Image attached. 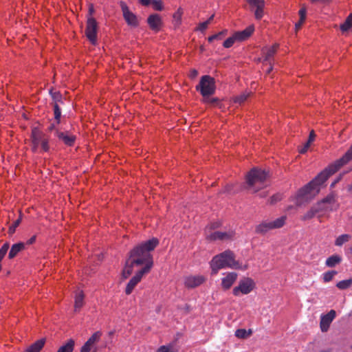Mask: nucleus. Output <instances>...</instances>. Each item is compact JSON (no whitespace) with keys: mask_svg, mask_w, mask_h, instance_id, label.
<instances>
[{"mask_svg":"<svg viewBox=\"0 0 352 352\" xmlns=\"http://www.w3.org/2000/svg\"><path fill=\"white\" fill-rule=\"evenodd\" d=\"M159 244L156 238H152L134 247L129 252L122 276L127 278L135 270L149 272L153 265V251Z\"/></svg>","mask_w":352,"mask_h":352,"instance_id":"1","label":"nucleus"},{"mask_svg":"<svg viewBox=\"0 0 352 352\" xmlns=\"http://www.w3.org/2000/svg\"><path fill=\"white\" fill-rule=\"evenodd\" d=\"M212 274H217L220 269L232 268L245 270L247 266L242 267L238 261L235 260L234 254L230 250H226L223 252L216 255L210 262Z\"/></svg>","mask_w":352,"mask_h":352,"instance_id":"2","label":"nucleus"},{"mask_svg":"<svg viewBox=\"0 0 352 352\" xmlns=\"http://www.w3.org/2000/svg\"><path fill=\"white\" fill-rule=\"evenodd\" d=\"M268 177V173L265 170L252 168L246 175V182L250 188L254 189V192L265 186V182Z\"/></svg>","mask_w":352,"mask_h":352,"instance_id":"3","label":"nucleus"},{"mask_svg":"<svg viewBox=\"0 0 352 352\" xmlns=\"http://www.w3.org/2000/svg\"><path fill=\"white\" fill-rule=\"evenodd\" d=\"M215 89V80L208 75L201 76L199 83L196 86V90L199 91L204 98L214 94Z\"/></svg>","mask_w":352,"mask_h":352,"instance_id":"4","label":"nucleus"},{"mask_svg":"<svg viewBox=\"0 0 352 352\" xmlns=\"http://www.w3.org/2000/svg\"><path fill=\"white\" fill-rule=\"evenodd\" d=\"M285 220L286 217L282 216L272 221H264L256 226L255 232L257 234H265L271 230L283 227L285 223Z\"/></svg>","mask_w":352,"mask_h":352,"instance_id":"5","label":"nucleus"},{"mask_svg":"<svg viewBox=\"0 0 352 352\" xmlns=\"http://www.w3.org/2000/svg\"><path fill=\"white\" fill-rule=\"evenodd\" d=\"M254 287V282L250 278H244L239 281V285L233 289V294L239 296L250 293Z\"/></svg>","mask_w":352,"mask_h":352,"instance_id":"6","label":"nucleus"},{"mask_svg":"<svg viewBox=\"0 0 352 352\" xmlns=\"http://www.w3.org/2000/svg\"><path fill=\"white\" fill-rule=\"evenodd\" d=\"M120 6L122 12L123 18L128 25L136 28L139 25L138 16L131 11H130L126 3L124 1L120 2Z\"/></svg>","mask_w":352,"mask_h":352,"instance_id":"7","label":"nucleus"},{"mask_svg":"<svg viewBox=\"0 0 352 352\" xmlns=\"http://www.w3.org/2000/svg\"><path fill=\"white\" fill-rule=\"evenodd\" d=\"M97 29L98 24L96 19L93 17H89L87 21L85 35L89 41L94 45L97 41Z\"/></svg>","mask_w":352,"mask_h":352,"instance_id":"8","label":"nucleus"},{"mask_svg":"<svg viewBox=\"0 0 352 352\" xmlns=\"http://www.w3.org/2000/svg\"><path fill=\"white\" fill-rule=\"evenodd\" d=\"M55 137L67 146H74L76 140V135L72 134L70 132L60 131L58 129H56Z\"/></svg>","mask_w":352,"mask_h":352,"instance_id":"9","label":"nucleus"},{"mask_svg":"<svg viewBox=\"0 0 352 352\" xmlns=\"http://www.w3.org/2000/svg\"><path fill=\"white\" fill-rule=\"evenodd\" d=\"M102 336L101 331L95 332L81 347L80 352H96V349H94V346Z\"/></svg>","mask_w":352,"mask_h":352,"instance_id":"10","label":"nucleus"},{"mask_svg":"<svg viewBox=\"0 0 352 352\" xmlns=\"http://www.w3.org/2000/svg\"><path fill=\"white\" fill-rule=\"evenodd\" d=\"M320 204H316L313 205L311 208L301 217V220H310L316 216L320 217L322 212H326L329 210L328 208H320Z\"/></svg>","mask_w":352,"mask_h":352,"instance_id":"11","label":"nucleus"},{"mask_svg":"<svg viewBox=\"0 0 352 352\" xmlns=\"http://www.w3.org/2000/svg\"><path fill=\"white\" fill-rule=\"evenodd\" d=\"M234 234L235 232L233 230H229L228 232L214 231L210 234H207L206 239L210 241H225L231 239Z\"/></svg>","mask_w":352,"mask_h":352,"instance_id":"12","label":"nucleus"},{"mask_svg":"<svg viewBox=\"0 0 352 352\" xmlns=\"http://www.w3.org/2000/svg\"><path fill=\"white\" fill-rule=\"evenodd\" d=\"M336 312L331 309L327 314L320 317V327L322 332H327L333 319L336 318Z\"/></svg>","mask_w":352,"mask_h":352,"instance_id":"13","label":"nucleus"},{"mask_svg":"<svg viewBox=\"0 0 352 352\" xmlns=\"http://www.w3.org/2000/svg\"><path fill=\"white\" fill-rule=\"evenodd\" d=\"M146 274H148V272L136 270L135 274L131 278L126 287L125 293L126 295H129L132 293L133 289L141 281L143 276Z\"/></svg>","mask_w":352,"mask_h":352,"instance_id":"14","label":"nucleus"},{"mask_svg":"<svg viewBox=\"0 0 352 352\" xmlns=\"http://www.w3.org/2000/svg\"><path fill=\"white\" fill-rule=\"evenodd\" d=\"M45 134L41 132L38 128L34 127L32 130L31 140H32V150L33 152H36L41 141L45 138Z\"/></svg>","mask_w":352,"mask_h":352,"instance_id":"15","label":"nucleus"},{"mask_svg":"<svg viewBox=\"0 0 352 352\" xmlns=\"http://www.w3.org/2000/svg\"><path fill=\"white\" fill-rule=\"evenodd\" d=\"M206 281L205 276L202 275L188 276L184 278V285L187 288H194L199 286Z\"/></svg>","mask_w":352,"mask_h":352,"instance_id":"16","label":"nucleus"},{"mask_svg":"<svg viewBox=\"0 0 352 352\" xmlns=\"http://www.w3.org/2000/svg\"><path fill=\"white\" fill-rule=\"evenodd\" d=\"M147 23L150 28L155 32L159 31L162 25V19L158 14H151L147 19Z\"/></svg>","mask_w":352,"mask_h":352,"instance_id":"17","label":"nucleus"},{"mask_svg":"<svg viewBox=\"0 0 352 352\" xmlns=\"http://www.w3.org/2000/svg\"><path fill=\"white\" fill-rule=\"evenodd\" d=\"M237 274L229 272L226 277L222 278L221 285L224 289H230L237 278Z\"/></svg>","mask_w":352,"mask_h":352,"instance_id":"18","label":"nucleus"},{"mask_svg":"<svg viewBox=\"0 0 352 352\" xmlns=\"http://www.w3.org/2000/svg\"><path fill=\"white\" fill-rule=\"evenodd\" d=\"M279 45L276 43L270 47H265L262 50L263 62H271V58L276 54Z\"/></svg>","mask_w":352,"mask_h":352,"instance_id":"19","label":"nucleus"},{"mask_svg":"<svg viewBox=\"0 0 352 352\" xmlns=\"http://www.w3.org/2000/svg\"><path fill=\"white\" fill-rule=\"evenodd\" d=\"M254 25H250L247 27L243 31L237 32L234 33V36L237 41H243L248 39L252 34L254 32Z\"/></svg>","mask_w":352,"mask_h":352,"instance_id":"20","label":"nucleus"},{"mask_svg":"<svg viewBox=\"0 0 352 352\" xmlns=\"http://www.w3.org/2000/svg\"><path fill=\"white\" fill-rule=\"evenodd\" d=\"M45 343V338L38 340L30 346H28L23 352H40L41 350L43 348Z\"/></svg>","mask_w":352,"mask_h":352,"instance_id":"21","label":"nucleus"},{"mask_svg":"<svg viewBox=\"0 0 352 352\" xmlns=\"http://www.w3.org/2000/svg\"><path fill=\"white\" fill-rule=\"evenodd\" d=\"M25 248V243L20 242L15 244H13L11 247V249L8 253V258L10 259L14 258L20 252H21Z\"/></svg>","mask_w":352,"mask_h":352,"instance_id":"22","label":"nucleus"},{"mask_svg":"<svg viewBox=\"0 0 352 352\" xmlns=\"http://www.w3.org/2000/svg\"><path fill=\"white\" fill-rule=\"evenodd\" d=\"M336 201V197L335 195L333 193H330L327 197H325L324 199H322L320 201H318L317 204H321L320 208H328L329 210H331V208L327 204H333Z\"/></svg>","mask_w":352,"mask_h":352,"instance_id":"23","label":"nucleus"},{"mask_svg":"<svg viewBox=\"0 0 352 352\" xmlns=\"http://www.w3.org/2000/svg\"><path fill=\"white\" fill-rule=\"evenodd\" d=\"M84 303V295L82 292H80L76 294L74 302V311L78 312L80 311Z\"/></svg>","mask_w":352,"mask_h":352,"instance_id":"24","label":"nucleus"},{"mask_svg":"<svg viewBox=\"0 0 352 352\" xmlns=\"http://www.w3.org/2000/svg\"><path fill=\"white\" fill-rule=\"evenodd\" d=\"M178 349L176 347V341H174L168 345L161 346L157 352H177Z\"/></svg>","mask_w":352,"mask_h":352,"instance_id":"25","label":"nucleus"},{"mask_svg":"<svg viewBox=\"0 0 352 352\" xmlns=\"http://www.w3.org/2000/svg\"><path fill=\"white\" fill-rule=\"evenodd\" d=\"M342 261V258L338 255H332L329 256L325 262L327 266L329 267H333L336 265L339 264Z\"/></svg>","mask_w":352,"mask_h":352,"instance_id":"26","label":"nucleus"},{"mask_svg":"<svg viewBox=\"0 0 352 352\" xmlns=\"http://www.w3.org/2000/svg\"><path fill=\"white\" fill-rule=\"evenodd\" d=\"M74 341L72 339L69 340L67 343L60 346L57 352H72L74 351Z\"/></svg>","mask_w":352,"mask_h":352,"instance_id":"27","label":"nucleus"},{"mask_svg":"<svg viewBox=\"0 0 352 352\" xmlns=\"http://www.w3.org/2000/svg\"><path fill=\"white\" fill-rule=\"evenodd\" d=\"M352 285V277L347 280H340L336 284V287L341 290L346 289Z\"/></svg>","mask_w":352,"mask_h":352,"instance_id":"28","label":"nucleus"},{"mask_svg":"<svg viewBox=\"0 0 352 352\" xmlns=\"http://www.w3.org/2000/svg\"><path fill=\"white\" fill-rule=\"evenodd\" d=\"M54 120L57 124L60 123L61 109L58 104H53Z\"/></svg>","mask_w":352,"mask_h":352,"instance_id":"29","label":"nucleus"},{"mask_svg":"<svg viewBox=\"0 0 352 352\" xmlns=\"http://www.w3.org/2000/svg\"><path fill=\"white\" fill-rule=\"evenodd\" d=\"M351 239V236L347 234H344L339 236L335 241V245L337 246H342L344 243L348 242Z\"/></svg>","mask_w":352,"mask_h":352,"instance_id":"30","label":"nucleus"},{"mask_svg":"<svg viewBox=\"0 0 352 352\" xmlns=\"http://www.w3.org/2000/svg\"><path fill=\"white\" fill-rule=\"evenodd\" d=\"M234 334L236 337L244 339L251 336L252 331L250 329L248 331H247L244 329H239L235 331Z\"/></svg>","mask_w":352,"mask_h":352,"instance_id":"31","label":"nucleus"},{"mask_svg":"<svg viewBox=\"0 0 352 352\" xmlns=\"http://www.w3.org/2000/svg\"><path fill=\"white\" fill-rule=\"evenodd\" d=\"M352 28V13L346 19L345 22L340 25V30L342 32H346Z\"/></svg>","mask_w":352,"mask_h":352,"instance_id":"32","label":"nucleus"},{"mask_svg":"<svg viewBox=\"0 0 352 352\" xmlns=\"http://www.w3.org/2000/svg\"><path fill=\"white\" fill-rule=\"evenodd\" d=\"M50 95L54 100L53 104H58V102L63 104V101L62 100V95L60 92L56 91L52 92V91H50Z\"/></svg>","mask_w":352,"mask_h":352,"instance_id":"33","label":"nucleus"},{"mask_svg":"<svg viewBox=\"0 0 352 352\" xmlns=\"http://www.w3.org/2000/svg\"><path fill=\"white\" fill-rule=\"evenodd\" d=\"M338 274V272L335 270H332V271H328L325 273L323 274V281L324 283H327V282H329L331 281L335 275H336Z\"/></svg>","mask_w":352,"mask_h":352,"instance_id":"34","label":"nucleus"},{"mask_svg":"<svg viewBox=\"0 0 352 352\" xmlns=\"http://www.w3.org/2000/svg\"><path fill=\"white\" fill-rule=\"evenodd\" d=\"M204 102L212 107L218 106L220 104V100L218 98H209L206 97L204 98Z\"/></svg>","mask_w":352,"mask_h":352,"instance_id":"35","label":"nucleus"},{"mask_svg":"<svg viewBox=\"0 0 352 352\" xmlns=\"http://www.w3.org/2000/svg\"><path fill=\"white\" fill-rule=\"evenodd\" d=\"M183 14V10L182 8H179L174 14L173 19L175 21L177 25H179L181 23L182 16Z\"/></svg>","mask_w":352,"mask_h":352,"instance_id":"36","label":"nucleus"},{"mask_svg":"<svg viewBox=\"0 0 352 352\" xmlns=\"http://www.w3.org/2000/svg\"><path fill=\"white\" fill-rule=\"evenodd\" d=\"M265 6H260L255 8L254 16L256 19H261L263 16V9Z\"/></svg>","mask_w":352,"mask_h":352,"instance_id":"37","label":"nucleus"},{"mask_svg":"<svg viewBox=\"0 0 352 352\" xmlns=\"http://www.w3.org/2000/svg\"><path fill=\"white\" fill-rule=\"evenodd\" d=\"M248 96H249V94L243 93L241 95L236 96L234 98V102L235 103L241 104L247 100Z\"/></svg>","mask_w":352,"mask_h":352,"instance_id":"38","label":"nucleus"},{"mask_svg":"<svg viewBox=\"0 0 352 352\" xmlns=\"http://www.w3.org/2000/svg\"><path fill=\"white\" fill-rule=\"evenodd\" d=\"M220 226L221 223L219 222H214L210 223L206 228V234L207 235V234L213 232L212 230L219 228Z\"/></svg>","mask_w":352,"mask_h":352,"instance_id":"39","label":"nucleus"},{"mask_svg":"<svg viewBox=\"0 0 352 352\" xmlns=\"http://www.w3.org/2000/svg\"><path fill=\"white\" fill-rule=\"evenodd\" d=\"M237 41L234 34L232 36H230L224 42H223V47L226 48H229L233 45L234 42Z\"/></svg>","mask_w":352,"mask_h":352,"instance_id":"40","label":"nucleus"},{"mask_svg":"<svg viewBox=\"0 0 352 352\" xmlns=\"http://www.w3.org/2000/svg\"><path fill=\"white\" fill-rule=\"evenodd\" d=\"M151 3L154 10L157 11L163 10V2L162 0H152Z\"/></svg>","mask_w":352,"mask_h":352,"instance_id":"41","label":"nucleus"},{"mask_svg":"<svg viewBox=\"0 0 352 352\" xmlns=\"http://www.w3.org/2000/svg\"><path fill=\"white\" fill-rule=\"evenodd\" d=\"M10 247V244L8 242L5 243L3 246L0 249V261H1L2 259L6 256L8 249Z\"/></svg>","mask_w":352,"mask_h":352,"instance_id":"42","label":"nucleus"},{"mask_svg":"<svg viewBox=\"0 0 352 352\" xmlns=\"http://www.w3.org/2000/svg\"><path fill=\"white\" fill-rule=\"evenodd\" d=\"M249 5L252 8L260 6H265V0H246Z\"/></svg>","mask_w":352,"mask_h":352,"instance_id":"43","label":"nucleus"},{"mask_svg":"<svg viewBox=\"0 0 352 352\" xmlns=\"http://www.w3.org/2000/svg\"><path fill=\"white\" fill-rule=\"evenodd\" d=\"M21 221V217H19L18 219H16L12 226H10L9 228V230H8V233L10 234H12L15 230H16V228L19 226V225L20 224Z\"/></svg>","mask_w":352,"mask_h":352,"instance_id":"44","label":"nucleus"},{"mask_svg":"<svg viewBox=\"0 0 352 352\" xmlns=\"http://www.w3.org/2000/svg\"><path fill=\"white\" fill-rule=\"evenodd\" d=\"M41 148L43 151L47 152L50 149L48 139L45 136L40 144Z\"/></svg>","mask_w":352,"mask_h":352,"instance_id":"45","label":"nucleus"},{"mask_svg":"<svg viewBox=\"0 0 352 352\" xmlns=\"http://www.w3.org/2000/svg\"><path fill=\"white\" fill-rule=\"evenodd\" d=\"M58 124H57L56 122H55V120H54L53 122H52L50 126L47 127V131L48 132H51V133H54V134L55 135V131H56V129H58L57 128V126Z\"/></svg>","mask_w":352,"mask_h":352,"instance_id":"46","label":"nucleus"},{"mask_svg":"<svg viewBox=\"0 0 352 352\" xmlns=\"http://www.w3.org/2000/svg\"><path fill=\"white\" fill-rule=\"evenodd\" d=\"M209 21H204L203 23H199L197 30L201 32L204 31L208 26Z\"/></svg>","mask_w":352,"mask_h":352,"instance_id":"47","label":"nucleus"},{"mask_svg":"<svg viewBox=\"0 0 352 352\" xmlns=\"http://www.w3.org/2000/svg\"><path fill=\"white\" fill-rule=\"evenodd\" d=\"M299 15H300V19H301V21H305V18H306V9L305 8H302L299 10Z\"/></svg>","mask_w":352,"mask_h":352,"instance_id":"48","label":"nucleus"},{"mask_svg":"<svg viewBox=\"0 0 352 352\" xmlns=\"http://www.w3.org/2000/svg\"><path fill=\"white\" fill-rule=\"evenodd\" d=\"M315 138H316L315 132L314 130H311L309 133V138H308V140L307 142L311 144V142H313L314 141Z\"/></svg>","mask_w":352,"mask_h":352,"instance_id":"49","label":"nucleus"},{"mask_svg":"<svg viewBox=\"0 0 352 352\" xmlns=\"http://www.w3.org/2000/svg\"><path fill=\"white\" fill-rule=\"evenodd\" d=\"M226 30H223L217 34H214L213 36H215V39L217 40H221L226 34Z\"/></svg>","mask_w":352,"mask_h":352,"instance_id":"50","label":"nucleus"},{"mask_svg":"<svg viewBox=\"0 0 352 352\" xmlns=\"http://www.w3.org/2000/svg\"><path fill=\"white\" fill-rule=\"evenodd\" d=\"M263 65L267 66L266 69V73L269 74L273 69V66L272 62H263Z\"/></svg>","mask_w":352,"mask_h":352,"instance_id":"51","label":"nucleus"},{"mask_svg":"<svg viewBox=\"0 0 352 352\" xmlns=\"http://www.w3.org/2000/svg\"><path fill=\"white\" fill-rule=\"evenodd\" d=\"M309 146H310V144L306 142L303 145V146L301 148L299 149V153H301V154L305 153L307 151V150H308Z\"/></svg>","mask_w":352,"mask_h":352,"instance_id":"52","label":"nucleus"},{"mask_svg":"<svg viewBox=\"0 0 352 352\" xmlns=\"http://www.w3.org/2000/svg\"><path fill=\"white\" fill-rule=\"evenodd\" d=\"M280 199V195H273L271 198H270V204H273L274 203H276V201H278V200Z\"/></svg>","mask_w":352,"mask_h":352,"instance_id":"53","label":"nucleus"},{"mask_svg":"<svg viewBox=\"0 0 352 352\" xmlns=\"http://www.w3.org/2000/svg\"><path fill=\"white\" fill-rule=\"evenodd\" d=\"M342 175L340 174L331 184L330 187L331 188H333L336 184H338L341 179H342Z\"/></svg>","mask_w":352,"mask_h":352,"instance_id":"54","label":"nucleus"},{"mask_svg":"<svg viewBox=\"0 0 352 352\" xmlns=\"http://www.w3.org/2000/svg\"><path fill=\"white\" fill-rule=\"evenodd\" d=\"M304 21H301V19H300L298 22L295 24V29L296 31H298L302 26Z\"/></svg>","mask_w":352,"mask_h":352,"instance_id":"55","label":"nucleus"},{"mask_svg":"<svg viewBox=\"0 0 352 352\" xmlns=\"http://www.w3.org/2000/svg\"><path fill=\"white\" fill-rule=\"evenodd\" d=\"M152 0H140V3L143 6H148L150 3H151Z\"/></svg>","mask_w":352,"mask_h":352,"instance_id":"56","label":"nucleus"},{"mask_svg":"<svg viewBox=\"0 0 352 352\" xmlns=\"http://www.w3.org/2000/svg\"><path fill=\"white\" fill-rule=\"evenodd\" d=\"M36 235L32 236L30 239H28L26 243L28 245H31V244L34 243L36 241Z\"/></svg>","mask_w":352,"mask_h":352,"instance_id":"57","label":"nucleus"},{"mask_svg":"<svg viewBox=\"0 0 352 352\" xmlns=\"http://www.w3.org/2000/svg\"><path fill=\"white\" fill-rule=\"evenodd\" d=\"M197 75H198V72H197V71L196 69H192L190 71V78H194Z\"/></svg>","mask_w":352,"mask_h":352,"instance_id":"58","label":"nucleus"},{"mask_svg":"<svg viewBox=\"0 0 352 352\" xmlns=\"http://www.w3.org/2000/svg\"><path fill=\"white\" fill-rule=\"evenodd\" d=\"M345 188L347 192L352 193V182L350 184H346Z\"/></svg>","mask_w":352,"mask_h":352,"instance_id":"59","label":"nucleus"},{"mask_svg":"<svg viewBox=\"0 0 352 352\" xmlns=\"http://www.w3.org/2000/svg\"><path fill=\"white\" fill-rule=\"evenodd\" d=\"M331 0H311L312 3H326Z\"/></svg>","mask_w":352,"mask_h":352,"instance_id":"60","label":"nucleus"},{"mask_svg":"<svg viewBox=\"0 0 352 352\" xmlns=\"http://www.w3.org/2000/svg\"><path fill=\"white\" fill-rule=\"evenodd\" d=\"M208 40L209 42H212L214 40H216L215 39V36H213V35H212L211 36L208 37Z\"/></svg>","mask_w":352,"mask_h":352,"instance_id":"61","label":"nucleus"},{"mask_svg":"<svg viewBox=\"0 0 352 352\" xmlns=\"http://www.w3.org/2000/svg\"><path fill=\"white\" fill-rule=\"evenodd\" d=\"M94 12V8H93V6H91L89 9V12L90 14H92Z\"/></svg>","mask_w":352,"mask_h":352,"instance_id":"62","label":"nucleus"},{"mask_svg":"<svg viewBox=\"0 0 352 352\" xmlns=\"http://www.w3.org/2000/svg\"><path fill=\"white\" fill-rule=\"evenodd\" d=\"M214 16V14H212L210 16V18L206 21H209V23L211 22V21L213 19Z\"/></svg>","mask_w":352,"mask_h":352,"instance_id":"63","label":"nucleus"},{"mask_svg":"<svg viewBox=\"0 0 352 352\" xmlns=\"http://www.w3.org/2000/svg\"><path fill=\"white\" fill-rule=\"evenodd\" d=\"M265 195H266L265 194H263V193L260 194L261 197H265Z\"/></svg>","mask_w":352,"mask_h":352,"instance_id":"64","label":"nucleus"}]
</instances>
